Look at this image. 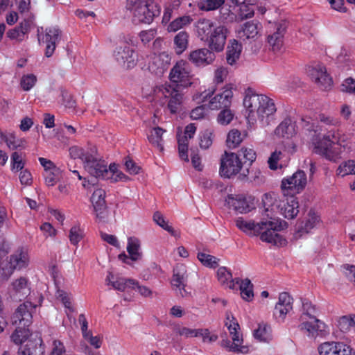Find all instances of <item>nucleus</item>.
Listing matches in <instances>:
<instances>
[{"mask_svg":"<svg viewBox=\"0 0 355 355\" xmlns=\"http://www.w3.org/2000/svg\"><path fill=\"white\" fill-rule=\"evenodd\" d=\"M264 214L273 218L275 213H279L287 219L295 218L299 213V202L295 193L283 192L278 196L275 193H265L262 198Z\"/></svg>","mask_w":355,"mask_h":355,"instance_id":"1","label":"nucleus"},{"mask_svg":"<svg viewBox=\"0 0 355 355\" xmlns=\"http://www.w3.org/2000/svg\"><path fill=\"white\" fill-rule=\"evenodd\" d=\"M197 37L216 53L224 50L229 30L225 25L217 24L208 19H200L196 24Z\"/></svg>","mask_w":355,"mask_h":355,"instance_id":"2","label":"nucleus"},{"mask_svg":"<svg viewBox=\"0 0 355 355\" xmlns=\"http://www.w3.org/2000/svg\"><path fill=\"white\" fill-rule=\"evenodd\" d=\"M36 309L31 302L26 301L20 304L14 313L13 324L17 325L11 335V340L17 345H20L30 336L28 327L32 323L33 311Z\"/></svg>","mask_w":355,"mask_h":355,"instance_id":"3","label":"nucleus"},{"mask_svg":"<svg viewBox=\"0 0 355 355\" xmlns=\"http://www.w3.org/2000/svg\"><path fill=\"white\" fill-rule=\"evenodd\" d=\"M126 8L132 13V20L135 24H150L161 11L155 0H127Z\"/></svg>","mask_w":355,"mask_h":355,"instance_id":"4","label":"nucleus"},{"mask_svg":"<svg viewBox=\"0 0 355 355\" xmlns=\"http://www.w3.org/2000/svg\"><path fill=\"white\" fill-rule=\"evenodd\" d=\"M318 309L308 300L302 301V313L299 325L302 331H306L309 336L316 337L319 332L324 331L325 324L317 318Z\"/></svg>","mask_w":355,"mask_h":355,"instance_id":"5","label":"nucleus"},{"mask_svg":"<svg viewBox=\"0 0 355 355\" xmlns=\"http://www.w3.org/2000/svg\"><path fill=\"white\" fill-rule=\"evenodd\" d=\"M338 136L335 132L329 131L323 136L315 146V152L326 159L336 162L341 158L345 148L338 144Z\"/></svg>","mask_w":355,"mask_h":355,"instance_id":"6","label":"nucleus"},{"mask_svg":"<svg viewBox=\"0 0 355 355\" xmlns=\"http://www.w3.org/2000/svg\"><path fill=\"white\" fill-rule=\"evenodd\" d=\"M87 159V162L84 166L91 175L104 180L112 178L113 173L116 170V164H110L107 167L105 161L98 156L96 146H92V153Z\"/></svg>","mask_w":355,"mask_h":355,"instance_id":"7","label":"nucleus"},{"mask_svg":"<svg viewBox=\"0 0 355 355\" xmlns=\"http://www.w3.org/2000/svg\"><path fill=\"white\" fill-rule=\"evenodd\" d=\"M282 222L277 223L272 220H262L260 222V239L266 243H272L277 246H283L286 244V240L277 232L284 229L286 226Z\"/></svg>","mask_w":355,"mask_h":355,"instance_id":"8","label":"nucleus"},{"mask_svg":"<svg viewBox=\"0 0 355 355\" xmlns=\"http://www.w3.org/2000/svg\"><path fill=\"white\" fill-rule=\"evenodd\" d=\"M192 75L189 64L181 60L175 63L171 69L169 79L171 82L175 84V88L188 87L192 84Z\"/></svg>","mask_w":355,"mask_h":355,"instance_id":"9","label":"nucleus"},{"mask_svg":"<svg viewBox=\"0 0 355 355\" xmlns=\"http://www.w3.org/2000/svg\"><path fill=\"white\" fill-rule=\"evenodd\" d=\"M214 90L205 92L202 94L203 98H209V107L211 110H221L230 107L233 98L232 88L230 86H226L223 88L222 92L217 94L211 98Z\"/></svg>","mask_w":355,"mask_h":355,"instance_id":"10","label":"nucleus"},{"mask_svg":"<svg viewBox=\"0 0 355 355\" xmlns=\"http://www.w3.org/2000/svg\"><path fill=\"white\" fill-rule=\"evenodd\" d=\"M241 158L234 153H227L220 158V175L230 178L237 175L242 168Z\"/></svg>","mask_w":355,"mask_h":355,"instance_id":"11","label":"nucleus"},{"mask_svg":"<svg viewBox=\"0 0 355 355\" xmlns=\"http://www.w3.org/2000/svg\"><path fill=\"white\" fill-rule=\"evenodd\" d=\"M231 318L232 319H230V314L227 313L226 320L228 321L225 322V326L227 327L230 334L232 335L233 344H230V341L228 340H223L221 345L224 347H228L229 351L236 353H244L247 351V347L240 346L239 345L243 341L237 331V329H239V324L236 322L233 315H231Z\"/></svg>","mask_w":355,"mask_h":355,"instance_id":"12","label":"nucleus"},{"mask_svg":"<svg viewBox=\"0 0 355 355\" xmlns=\"http://www.w3.org/2000/svg\"><path fill=\"white\" fill-rule=\"evenodd\" d=\"M126 40L122 45L118 46L114 52V56L116 62L125 69H131L136 65L137 55L134 50L130 49L127 44H133L132 38Z\"/></svg>","mask_w":355,"mask_h":355,"instance_id":"13","label":"nucleus"},{"mask_svg":"<svg viewBox=\"0 0 355 355\" xmlns=\"http://www.w3.org/2000/svg\"><path fill=\"white\" fill-rule=\"evenodd\" d=\"M306 182L305 173L302 170H298L290 178L282 180L281 189L282 192H291L295 194L304 189Z\"/></svg>","mask_w":355,"mask_h":355,"instance_id":"14","label":"nucleus"},{"mask_svg":"<svg viewBox=\"0 0 355 355\" xmlns=\"http://www.w3.org/2000/svg\"><path fill=\"white\" fill-rule=\"evenodd\" d=\"M37 36L40 43L42 41L46 44L45 55L50 58L61 39V31L57 27H49L45 29L44 34L38 33Z\"/></svg>","mask_w":355,"mask_h":355,"instance_id":"15","label":"nucleus"},{"mask_svg":"<svg viewBox=\"0 0 355 355\" xmlns=\"http://www.w3.org/2000/svg\"><path fill=\"white\" fill-rule=\"evenodd\" d=\"M187 283V270L184 265H177L173 269L171 281L172 289L178 295L182 297L187 296L188 292L185 287Z\"/></svg>","mask_w":355,"mask_h":355,"instance_id":"16","label":"nucleus"},{"mask_svg":"<svg viewBox=\"0 0 355 355\" xmlns=\"http://www.w3.org/2000/svg\"><path fill=\"white\" fill-rule=\"evenodd\" d=\"M307 73L321 89H328L332 85V79L323 65L309 66L307 68Z\"/></svg>","mask_w":355,"mask_h":355,"instance_id":"17","label":"nucleus"},{"mask_svg":"<svg viewBox=\"0 0 355 355\" xmlns=\"http://www.w3.org/2000/svg\"><path fill=\"white\" fill-rule=\"evenodd\" d=\"M215 53L209 47L198 49L190 52L188 60L195 66L203 67L214 62L216 60Z\"/></svg>","mask_w":355,"mask_h":355,"instance_id":"18","label":"nucleus"},{"mask_svg":"<svg viewBox=\"0 0 355 355\" xmlns=\"http://www.w3.org/2000/svg\"><path fill=\"white\" fill-rule=\"evenodd\" d=\"M320 355H355V352L348 345L342 342H325L318 347Z\"/></svg>","mask_w":355,"mask_h":355,"instance_id":"19","label":"nucleus"},{"mask_svg":"<svg viewBox=\"0 0 355 355\" xmlns=\"http://www.w3.org/2000/svg\"><path fill=\"white\" fill-rule=\"evenodd\" d=\"M162 94L165 98H168L167 107L171 114L177 113L182 103V94L179 89L173 85H166L162 89Z\"/></svg>","mask_w":355,"mask_h":355,"instance_id":"20","label":"nucleus"},{"mask_svg":"<svg viewBox=\"0 0 355 355\" xmlns=\"http://www.w3.org/2000/svg\"><path fill=\"white\" fill-rule=\"evenodd\" d=\"M293 298L286 292L281 293L274 310V316L279 322H283L287 313L293 309Z\"/></svg>","mask_w":355,"mask_h":355,"instance_id":"21","label":"nucleus"},{"mask_svg":"<svg viewBox=\"0 0 355 355\" xmlns=\"http://www.w3.org/2000/svg\"><path fill=\"white\" fill-rule=\"evenodd\" d=\"M286 28L285 23H279L276 24L274 32L268 36V42L271 50L275 53L281 52L283 48Z\"/></svg>","mask_w":355,"mask_h":355,"instance_id":"22","label":"nucleus"},{"mask_svg":"<svg viewBox=\"0 0 355 355\" xmlns=\"http://www.w3.org/2000/svg\"><path fill=\"white\" fill-rule=\"evenodd\" d=\"M171 57L167 52H162L155 55L149 64V69L157 76L162 75L171 63Z\"/></svg>","mask_w":355,"mask_h":355,"instance_id":"23","label":"nucleus"},{"mask_svg":"<svg viewBox=\"0 0 355 355\" xmlns=\"http://www.w3.org/2000/svg\"><path fill=\"white\" fill-rule=\"evenodd\" d=\"M260 96L261 94H256L251 88L246 90L243 105L248 112V118H253L255 114L259 116Z\"/></svg>","mask_w":355,"mask_h":355,"instance_id":"24","label":"nucleus"},{"mask_svg":"<svg viewBox=\"0 0 355 355\" xmlns=\"http://www.w3.org/2000/svg\"><path fill=\"white\" fill-rule=\"evenodd\" d=\"M226 202L230 208L241 214H246L254 209L253 203L248 201L243 196L229 195Z\"/></svg>","mask_w":355,"mask_h":355,"instance_id":"25","label":"nucleus"},{"mask_svg":"<svg viewBox=\"0 0 355 355\" xmlns=\"http://www.w3.org/2000/svg\"><path fill=\"white\" fill-rule=\"evenodd\" d=\"M11 297L15 300L21 301L30 293V288L28 287L27 279L20 277L16 279L11 284L9 288Z\"/></svg>","mask_w":355,"mask_h":355,"instance_id":"26","label":"nucleus"},{"mask_svg":"<svg viewBox=\"0 0 355 355\" xmlns=\"http://www.w3.org/2000/svg\"><path fill=\"white\" fill-rule=\"evenodd\" d=\"M235 225L241 231L250 236H257L260 233V222L256 223L254 220L239 217L235 220Z\"/></svg>","mask_w":355,"mask_h":355,"instance_id":"27","label":"nucleus"},{"mask_svg":"<svg viewBox=\"0 0 355 355\" xmlns=\"http://www.w3.org/2000/svg\"><path fill=\"white\" fill-rule=\"evenodd\" d=\"M295 127V122L287 117L276 128L275 134L279 137L291 138L296 134Z\"/></svg>","mask_w":355,"mask_h":355,"instance_id":"28","label":"nucleus"},{"mask_svg":"<svg viewBox=\"0 0 355 355\" xmlns=\"http://www.w3.org/2000/svg\"><path fill=\"white\" fill-rule=\"evenodd\" d=\"M30 31V21L24 19L18 26L10 29L6 33V35L12 40H16L17 42H22L25 35L28 33Z\"/></svg>","mask_w":355,"mask_h":355,"instance_id":"29","label":"nucleus"},{"mask_svg":"<svg viewBox=\"0 0 355 355\" xmlns=\"http://www.w3.org/2000/svg\"><path fill=\"white\" fill-rule=\"evenodd\" d=\"M259 26L261 24L254 20L245 23L238 30V37L243 40L255 38L259 33Z\"/></svg>","mask_w":355,"mask_h":355,"instance_id":"30","label":"nucleus"},{"mask_svg":"<svg viewBox=\"0 0 355 355\" xmlns=\"http://www.w3.org/2000/svg\"><path fill=\"white\" fill-rule=\"evenodd\" d=\"M242 52V45L236 40H229L226 50L227 62L230 65L236 64L240 58Z\"/></svg>","mask_w":355,"mask_h":355,"instance_id":"31","label":"nucleus"},{"mask_svg":"<svg viewBox=\"0 0 355 355\" xmlns=\"http://www.w3.org/2000/svg\"><path fill=\"white\" fill-rule=\"evenodd\" d=\"M28 253L23 249H19L10 256V268L14 270H21L28 266Z\"/></svg>","mask_w":355,"mask_h":355,"instance_id":"32","label":"nucleus"},{"mask_svg":"<svg viewBox=\"0 0 355 355\" xmlns=\"http://www.w3.org/2000/svg\"><path fill=\"white\" fill-rule=\"evenodd\" d=\"M276 110L277 109L273 100L267 96L261 94L259 117H260L261 120H263L265 116L268 118L273 115Z\"/></svg>","mask_w":355,"mask_h":355,"instance_id":"33","label":"nucleus"},{"mask_svg":"<svg viewBox=\"0 0 355 355\" xmlns=\"http://www.w3.org/2000/svg\"><path fill=\"white\" fill-rule=\"evenodd\" d=\"M107 285H111L114 289L124 291L127 287L137 284V282L132 279L117 278L114 280V275L110 272L105 279Z\"/></svg>","mask_w":355,"mask_h":355,"instance_id":"34","label":"nucleus"},{"mask_svg":"<svg viewBox=\"0 0 355 355\" xmlns=\"http://www.w3.org/2000/svg\"><path fill=\"white\" fill-rule=\"evenodd\" d=\"M126 248L131 261H137L142 259L143 254L141 250V242L137 238L129 237Z\"/></svg>","mask_w":355,"mask_h":355,"instance_id":"35","label":"nucleus"},{"mask_svg":"<svg viewBox=\"0 0 355 355\" xmlns=\"http://www.w3.org/2000/svg\"><path fill=\"white\" fill-rule=\"evenodd\" d=\"M236 283L239 286L241 297L245 301H252L254 297V292L251 281L248 278L245 279L236 278Z\"/></svg>","mask_w":355,"mask_h":355,"instance_id":"36","label":"nucleus"},{"mask_svg":"<svg viewBox=\"0 0 355 355\" xmlns=\"http://www.w3.org/2000/svg\"><path fill=\"white\" fill-rule=\"evenodd\" d=\"M92 146L94 145H89L86 149L76 146H72L69 148V155L73 159H80L84 162V166L87 162V157L92 153Z\"/></svg>","mask_w":355,"mask_h":355,"instance_id":"37","label":"nucleus"},{"mask_svg":"<svg viewBox=\"0 0 355 355\" xmlns=\"http://www.w3.org/2000/svg\"><path fill=\"white\" fill-rule=\"evenodd\" d=\"M165 132L160 127H156L151 130L150 135H148L149 142L157 147L160 151L164 150L162 135Z\"/></svg>","mask_w":355,"mask_h":355,"instance_id":"38","label":"nucleus"},{"mask_svg":"<svg viewBox=\"0 0 355 355\" xmlns=\"http://www.w3.org/2000/svg\"><path fill=\"white\" fill-rule=\"evenodd\" d=\"M189 34L184 31H180L174 37L175 51L178 54L182 53L188 46Z\"/></svg>","mask_w":355,"mask_h":355,"instance_id":"39","label":"nucleus"},{"mask_svg":"<svg viewBox=\"0 0 355 355\" xmlns=\"http://www.w3.org/2000/svg\"><path fill=\"white\" fill-rule=\"evenodd\" d=\"M19 349L23 351H30V354L33 355L40 350L41 355H44V345L40 338L34 340H28L24 346H21Z\"/></svg>","mask_w":355,"mask_h":355,"instance_id":"40","label":"nucleus"},{"mask_svg":"<svg viewBox=\"0 0 355 355\" xmlns=\"http://www.w3.org/2000/svg\"><path fill=\"white\" fill-rule=\"evenodd\" d=\"M318 216L312 211H310L308 214V218L303 224L302 223L297 227V232L300 234L309 233V231L315 227L317 223H318Z\"/></svg>","mask_w":355,"mask_h":355,"instance_id":"41","label":"nucleus"},{"mask_svg":"<svg viewBox=\"0 0 355 355\" xmlns=\"http://www.w3.org/2000/svg\"><path fill=\"white\" fill-rule=\"evenodd\" d=\"M254 336L260 341L268 342L271 340V328L269 325L260 323L259 327L254 330Z\"/></svg>","mask_w":355,"mask_h":355,"instance_id":"42","label":"nucleus"},{"mask_svg":"<svg viewBox=\"0 0 355 355\" xmlns=\"http://www.w3.org/2000/svg\"><path fill=\"white\" fill-rule=\"evenodd\" d=\"M192 19L190 16H182L177 17L173 21H171L167 27L168 32H176L178 30L183 28L184 26L190 24Z\"/></svg>","mask_w":355,"mask_h":355,"instance_id":"43","label":"nucleus"},{"mask_svg":"<svg viewBox=\"0 0 355 355\" xmlns=\"http://www.w3.org/2000/svg\"><path fill=\"white\" fill-rule=\"evenodd\" d=\"M105 191L101 189H97L94 192L91 197V202L94 206V209L105 207L106 202L105 200Z\"/></svg>","mask_w":355,"mask_h":355,"instance_id":"44","label":"nucleus"},{"mask_svg":"<svg viewBox=\"0 0 355 355\" xmlns=\"http://www.w3.org/2000/svg\"><path fill=\"white\" fill-rule=\"evenodd\" d=\"M248 174L249 169L247 168L245 171L240 173L239 179L241 181L249 180L250 182H253L257 184H260L264 182V177L262 175L261 172L259 170H255L250 178H248Z\"/></svg>","mask_w":355,"mask_h":355,"instance_id":"45","label":"nucleus"},{"mask_svg":"<svg viewBox=\"0 0 355 355\" xmlns=\"http://www.w3.org/2000/svg\"><path fill=\"white\" fill-rule=\"evenodd\" d=\"M188 138L187 135H178V151L180 157L185 161L189 162L188 157Z\"/></svg>","mask_w":355,"mask_h":355,"instance_id":"46","label":"nucleus"},{"mask_svg":"<svg viewBox=\"0 0 355 355\" xmlns=\"http://www.w3.org/2000/svg\"><path fill=\"white\" fill-rule=\"evenodd\" d=\"M243 138L240 131L238 130H232L229 132L227 137V146L230 148H236L242 141Z\"/></svg>","mask_w":355,"mask_h":355,"instance_id":"47","label":"nucleus"},{"mask_svg":"<svg viewBox=\"0 0 355 355\" xmlns=\"http://www.w3.org/2000/svg\"><path fill=\"white\" fill-rule=\"evenodd\" d=\"M338 327L343 332H346L351 329L355 331V315L354 317L345 315L340 318L338 321Z\"/></svg>","mask_w":355,"mask_h":355,"instance_id":"48","label":"nucleus"},{"mask_svg":"<svg viewBox=\"0 0 355 355\" xmlns=\"http://www.w3.org/2000/svg\"><path fill=\"white\" fill-rule=\"evenodd\" d=\"M197 257L205 266L216 268L218 266V259L212 255L204 252H199Z\"/></svg>","mask_w":355,"mask_h":355,"instance_id":"49","label":"nucleus"},{"mask_svg":"<svg viewBox=\"0 0 355 355\" xmlns=\"http://www.w3.org/2000/svg\"><path fill=\"white\" fill-rule=\"evenodd\" d=\"M234 116V112L230 110V107L221 109L217 116V121L219 124L227 125L231 123Z\"/></svg>","mask_w":355,"mask_h":355,"instance_id":"50","label":"nucleus"},{"mask_svg":"<svg viewBox=\"0 0 355 355\" xmlns=\"http://www.w3.org/2000/svg\"><path fill=\"white\" fill-rule=\"evenodd\" d=\"M351 174L355 175V160L345 162L338 168V175L344 177Z\"/></svg>","mask_w":355,"mask_h":355,"instance_id":"51","label":"nucleus"},{"mask_svg":"<svg viewBox=\"0 0 355 355\" xmlns=\"http://www.w3.org/2000/svg\"><path fill=\"white\" fill-rule=\"evenodd\" d=\"M180 6L179 0H174L172 3L166 5L162 17V23L167 24L172 18L173 12L177 10Z\"/></svg>","mask_w":355,"mask_h":355,"instance_id":"52","label":"nucleus"},{"mask_svg":"<svg viewBox=\"0 0 355 355\" xmlns=\"http://www.w3.org/2000/svg\"><path fill=\"white\" fill-rule=\"evenodd\" d=\"M37 76L33 73L24 75L20 80V85L24 91L31 90L37 83Z\"/></svg>","mask_w":355,"mask_h":355,"instance_id":"53","label":"nucleus"},{"mask_svg":"<svg viewBox=\"0 0 355 355\" xmlns=\"http://www.w3.org/2000/svg\"><path fill=\"white\" fill-rule=\"evenodd\" d=\"M1 137L10 149H16L18 147H21L22 146L23 141L21 139H17L15 134L13 133H10L8 135H5L1 132Z\"/></svg>","mask_w":355,"mask_h":355,"instance_id":"54","label":"nucleus"},{"mask_svg":"<svg viewBox=\"0 0 355 355\" xmlns=\"http://www.w3.org/2000/svg\"><path fill=\"white\" fill-rule=\"evenodd\" d=\"M60 169H54V171H47L44 172V176L45 183L48 187L54 186L60 179Z\"/></svg>","mask_w":355,"mask_h":355,"instance_id":"55","label":"nucleus"},{"mask_svg":"<svg viewBox=\"0 0 355 355\" xmlns=\"http://www.w3.org/2000/svg\"><path fill=\"white\" fill-rule=\"evenodd\" d=\"M225 0H200V8L204 10H214L220 7Z\"/></svg>","mask_w":355,"mask_h":355,"instance_id":"56","label":"nucleus"},{"mask_svg":"<svg viewBox=\"0 0 355 355\" xmlns=\"http://www.w3.org/2000/svg\"><path fill=\"white\" fill-rule=\"evenodd\" d=\"M237 4H241L239 16L241 19L250 18L254 15V9L252 6L240 2V0H236Z\"/></svg>","mask_w":355,"mask_h":355,"instance_id":"57","label":"nucleus"},{"mask_svg":"<svg viewBox=\"0 0 355 355\" xmlns=\"http://www.w3.org/2000/svg\"><path fill=\"white\" fill-rule=\"evenodd\" d=\"M60 90V96L62 97L61 103L65 107L68 108H72L75 107L76 101L73 100L71 95L68 92L67 90L61 87Z\"/></svg>","mask_w":355,"mask_h":355,"instance_id":"58","label":"nucleus"},{"mask_svg":"<svg viewBox=\"0 0 355 355\" xmlns=\"http://www.w3.org/2000/svg\"><path fill=\"white\" fill-rule=\"evenodd\" d=\"M237 155L239 158L243 157L246 161H248L249 166L252 165V162L255 161L257 157L255 151L253 149L248 148H242L239 151V154Z\"/></svg>","mask_w":355,"mask_h":355,"instance_id":"59","label":"nucleus"},{"mask_svg":"<svg viewBox=\"0 0 355 355\" xmlns=\"http://www.w3.org/2000/svg\"><path fill=\"white\" fill-rule=\"evenodd\" d=\"M196 333V337H202V341L205 343H213L218 339V336L216 334H211L208 329H197Z\"/></svg>","mask_w":355,"mask_h":355,"instance_id":"60","label":"nucleus"},{"mask_svg":"<svg viewBox=\"0 0 355 355\" xmlns=\"http://www.w3.org/2000/svg\"><path fill=\"white\" fill-rule=\"evenodd\" d=\"M217 277L220 283L225 286L232 279V272L226 267H220L217 270Z\"/></svg>","mask_w":355,"mask_h":355,"instance_id":"61","label":"nucleus"},{"mask_svg":"<svg viewBox=\"0 0 355 355\" xmlns=\"http://www.w3.org/2000/svg\"><path fill=\"white\" fill-rule=\"evenodd\" d=\"M57 294V297L61 300L64 307L71 312L74 311V309L72 306V304L71 302V297L69 295V294L62 290H58Z\"/></svg>","mask_w":355,"mask_h":355,"instance_id":"62","label":"nucleus"},{"mask_svg":"<svg viewBox=\"0 0 355 355\" xmlns=\"http://www.w3.org/2000/svg\"><path fill=\"white\" fill-rule=\"evenodd\" d=\"M341 87L342 91L355 94V79L346 78L341 85Z\"/></svg>","mask_w":355,"mask_h":355,"instance_id":"63","label":"nucleus"},{"mask_svg":"<svg viewBox=\"0 0 355 355\" xmlns=\"http://www.w3.org/2000/svg\"><path fill=\"white\" fill-rule=\"evenodd\" d=\"M51 355H67L65 347L62 342L57 340L53 341Z\"/></svg>","mask_w":355,"mask_h":355,"instance_id":"64","label":"nucleus"}]
</instances>
